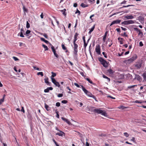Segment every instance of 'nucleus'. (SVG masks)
I'll return each instance as SVG.
<instances>
[{"label": "nucleus", "instance_id": "13d9d810", "mask_svg": "<svg viewBox=\"0 0 146 146\" xmlns=\"http://www.w3.org/2000/svg\"><path fill=\"white\" fill-rule=\"evenodd\" d=\"M20 31H21V32L20 33L22 32V33H24V29L23 28H21V29Z\"/></svg>", "mask_w": 146, "mask_h": 146}, {"label": "nucleus", "instance_id": "774afa93", "mask_svg": "<svg viewBox=\"0 0 146 146\" xmlns=\"http://www.w3.org/2000/svg\"><path fill=\"white\" fill-rule=\"evenodd\" d=\"M140 101H139L138 100H137L133 102L134 103H140Z\"/></svg>", "mask_w": 146, "mask_h": 146}, {"label": "nucleus", "instance_id": "c85d7f7f", "mask_svg": "<svg viewBox=\"0 0 146 146\" xmlns=\"http://www.w3.org/2000/svg\"><path fill=\"white\" fill-rule=\"evenodd\" d=\"M135 78H137L138 80H139L141 78L139 75L138 74H136L135 75Z\"/></svg>", "mask_w": 146, "mask_h": 146}, {"label": "nucleus", "instance_id": "72a5a7b5", "mask_svg": "<svg viewBox=\"0 0 146 146\" xmlns=\"http://www.w3.org/2000/svg\"><path fill=\"white\" fill-rule=\"evenodd\" d=\"M81 6L85 8L88 6V5L84 4V3H82L81 4Z\"/></svg>", "mask_w": 146, "mask_h": 146}, {"label": "nucleus", "instance_id": "e2e57ef3", "mask_svg": "<svg viewBox=\"0 0 146 146\" xmlns=\"http://www.w3.org/2000/svg\"><path fill=\"white\" fill-rule=\"evenodd\" d=\"M20 111L22 112H23V113H25V111L24 110V107H22V109Z\"/></svg>", "mask_w": 146, "mask_h": 146}, {"label": "nucleus", "instance_id": "37998d69", "mask_svg": "<svg viewBox=\"0 0 146 146\" xmlns=\"http://www.w3.org/2000/svg\"><path fill=\"white\" fill-rule=\"evenodd\" d=\"M33 68L35 70H41L40 69L36 67L35 66H33Z\"/></svg>", "mask_w": 146, "mask_h": 146}, {"label": "nucleus", "instance_id": "4c0bfd02", "mask_svg": "<svg viewBox=\"0 0 146 146\" xmlns=\"http://www.w3.org/2000/svg\"><path fill=\"white\" fill-rule=\"evenodd\" d=\"M30 27V25L28 21H27L26 27L27 29L29 28Z\"/></svg>", "mask_w": 146, "mask_h": 146}, {"label": "nucleus", "instance_id": "0eeeda50", "mask_svg": "<svg viewBox=\"0 0 146 146\" xmlns=\"http://www.w3.org/2000/svg\"><path fill=\"white\" fill-rule=\"evenodd\" d=\"M86 95H87L88 96L92 97L96 101H97L96 100V98L95 97V96L94 95H93L90 92H89L88 91L87 92V93L86 94Z\"/></svg>", "mask_w": 146, "mask_h": 146}, {"label": "nucleus", "instance_id": "a878e982", "mask_svg": "<svg viewBox=\"0 0 146 146\" xmlns=\"http://www.w3.org/2000/svg\"><path fill=\"white\" fill-rule=\"evenodd\" d=\"M31 32V31L30 30H27L26 32L25 33H24V35H26L27 36H28V35Z\"/></svg>", "mask_w": 146, "mask_h": 146}, {"label": "nucleus", "instance_id": "cd10ccee", "mask_svg": "<svg viewBox=\"0 0 146 146\" xmlns=\"http://www.w3.org/2000/svg\"><path fill=\"white\" fill-rule=\"evenodd\" d=\"M121 24L124 25H128V21H125L121 23Z\"/></svg>", "mask_w": 146, "mask_h": 146}, {"label": "nucleus", "instance_id": "e433bc0d", "mask_svg": "<svg viewBox=\"0 0 146 146\" xmlns=\"http://www.w3.org/2000/svg\"><path fill=\"white\" fill-rule=\"evenodd\" d=\"M37 74L38 75H40L41 76H43L44 75L42 72H39L37 73Z\"/></svg>", "mask_w": 146, "mask_h": 146}, {"label": "nucleus", "instance_id": "09e8293b", "mask_svg": "<svg viewBox=\"0 0 146 146\" xmlns=\"http://www.w3.org/2000/svg\"><path fill=\"white\" fill-rule=\"evenodd\" d=\"M61 102L62 103L65 104L67 103L68 101L66 100H63Z\"/></svg>", "mask_w": 146, "mask_h": 146}, {"label": "nucleus", "instance_id": "de8ad7c7", "mask_svg": "<svg viewBox=\"0 0 146 146\" xmlns=\"http://www.w3.org/2000/svg\"><path fill=\"white\" fill-rule=\"evenodd\" d=\"M124 135L126 137H128L129 136V134L127 132L124 133Z\"/></svg>", "mask_w": 146, "mask_h": 146}, {"label": "nucleus", "instance_id": "f8f14e48", "mask_svg": "<svg viewBox=\"0 0 146 146\" xmlns=\"http://www.w3.org/2000/svg\"><path fill=\"white\" fill-rule=\"evenodd\" d=\"M59 132H60V133L58 132L56 134V135H58L59 136H62L63 135H65V133H64V132L61 131H60Z\"/></svg>", "mask_w": 146, "mask_h": 146}, {"label": "nucleus", "instance_id": "4468645a", "mask_svg": "<svg viewBox=\"0 0 146 146\" xmlns=\"http://www.w3.org/2000/svg\"><path fill=\"white\" fill-rule=\"evenodd\" d=\"M53 88L52 87H48L46 89L44 90V92L45 93L48 92L49 90H53Z\"/></svg>", "mask_w": 146, "mask_h": 146}, {"label": "nucleus", "instance_id": "5fc2aeb1", "mask_svg": "<svg viewBox=\"0 0 146 146\" xmlns=\"http://www.w3.org/2000/svg\"><path fill=\"white\" fill-rule=\"evenodd\" d=\"M56 105L57 107H59L60 106V104L59 102H57L56 103Z\"/></svg>", "mask_w": 146, "mask_h": 146}, {"label": "nucleus", "instance_id": "473e14b6", "mask_svg": "<svg viewBox=\"0 0 146 146\" xmlns=\"http://www.w3.org/2000/svg\"><path fill=\"white\" fill-rule=\"evenodd\" d=\"M102 77L104 78L107 79L108 80L109 82H110V79L109 78H108V77L106 76L104 74L103 75Z\"/></svg>", "mask_w": 146, "mask_h": 146}, {"label": "nucleus", "instance_id": "f704fd0d", "mask_svg": "<svg viewBox=\"0 0 146 146\" xmlns=\"http://www.w3.org/2000/svg\"><path fill=\"white\" fill-rule=\"evenodd\" d=\"M137 85H132V86H128L127 88L129 89H131V88H134L135 86H137Z\"/></svg>", "mask_w": 146, "mask_h": 146}, {"label": "nucleus", "instance_id": "052dcab7", "mask_svg": "<svg viewBox=\"0 0 146 146\" xmlns=\"http://www.w3.org/2000/svg\"><path fill=\"white\" fill-rule=\"evenodd\" d=\"M20 33V36L21 37H24V36L23 35V33Z\"/></svg>", "mask_w": 146, "mask_h": 146}, {"label": "nucleus", "instance_id": "79ce46f5", "mask_svg": "<svg viewBox=\"0 0 146 146\" xmlns=\"http://www.w3.org/2000/svg\"><path fill=\"white\" fill-rule=\"evenodd\" d=\"M13 58L15 61H19V60L18 58L15 56H13Z\"/></svg>", "mask_w": 146, "mask_h": 146}, {"label": "nucleus", "instance_id": "6e6552de", "mask_svg": "<svg viewBox=\"0 0 146 146\" xmlns=\"http://www.w3.org/2000/svg\"><path fill=\"white\" fill-rule=\"evenodd\" d=\"M96 51L98 54H100V46L99 45H96Z\"/></svg>", "mask_w": 146, "mask_h": 146}, {"label": "nucleus", "instance_id": "6ab92c4d", "mask_svg": "<svg viewBox=\"0 0 146 146\" xmlns=\"http://www.w3.org/2000/svg\"><path fill=\"white\" fill-rule=\"evenodd\" d=\"M81 87H82V90L84 91V93L86 94L87 92L88 91V90H86L84 87V86L82 85H81Z\"/></svg>", "mask_w": 146, "mask_h": 146}, {"label": "nucleus", "instance_id": "4d7b16f0", "mask_svg": "<svg viewBox=\"0 0 146 146\" xmlns=\"http://www.w3.org/2000/svg\"><path fill=\"white\" fill-rule=\"evenodd\" d=\"M138 32H139V33H138L139 35H141L142 36L143 35V32H141L140 30Z\"/></svg>", "mask_w": 146, "mask_h": 146}, {"label": "nucleus", "instance_id": "bb28decb", "mask_svg": "<svg viewBox=\"0 0 146 146\" xmlns=\"http://www.w3.org/2000/svg\"><path fill=\"white\" fill-rule=\"evenodd\" d=\"M61 12L62 13V14L65 16H66V14L65 13L66 11V9H64L63 10H61Z\"/></svg>", "mask_w": 146, "mask_h": 146}, {"label": "nucleus", "instance_id": "0e129e2a", "mask_svg": "<svg viewBox=\"0 0 146 146\" xmlns=\"http://www.w3.org/2000/svg\"><path fill=\"white\" fill-rule=\"evenodd\" d=\"M139 46H142L143 45V44L141 41H140L139 43Z\"/></svg>", "mask_w": 146, "mask_h": 146}, {"label": "nucleus", "instance_id": "412c9836", "mask_svg": "<svg viewBox=\"0 0 146 146\" xmlns=\"http://www.w3.org/2000/svg\"><path fill=\"white\" fill-rule=\"evenodd\" d=\"M51 74H52L51 76V78L52 80V78H53L55 77L56 76V73L53 72H51Z\"/></svg>", "mask_w": 146, "mask_h": 146}, {"label": "nucleus", "instance_id": "603ef678", "mask_svg": "<svg viewBox=\"0 0 146 146\" xmlns=\"http://www.w3.org/2000/svg\"><path fill=\"white\" fill-rule=\"evenodd\" d=\"M84 42V47L86 48V46L87 45L88 43H86V42Z\"/></svg>", "mask_w": 146, "mask_h": 146}, {"label": "nucleus", "instance_id": "4be33fe9", "mask_svg": "<svg viewBox=\"0 0 146 146\" xmlns=\"http://www.w3.org/2000/svg\"><path fill=\"white\" fill-rule=\"evenodd\" d=\"M85 79L87 81H88V82L91 84L94 85V84L91 81V80L89 78H85Z\"/></svg>", "mask_w": 146, "mask_h": 146}, {"label": "nucleus", "instance_id": "20e7f679", "mask_svg": "<svg viewBox=\"0 0 146 146\" xmlns=\"http://www.w3.org/2000/svg\"><path fill=\"white\" fill-rule=\"evenodd\" d=\"M142 62L141 61H139L136 62L134 64L135 67H136L137 69L140 68L141 66Z\"/></svg>", "mask_w": 146, "mask_h": 146}, {"label": "nucleus", "instance_id": "a211bd4d", "mask_svg": "<svg viewBox=\"0 0 146 146\" xmlns=\"http://www.w3.org/2000/svg\"><path fill=\"white\" fill-rule=\"evenodd\" d=\"M40 39L41 41L44 42L46 44H48V43H49V42L48 40H46L44 38H40Z\"/></svg>", "mask_w": 146, "mask_h": 146}, {"label": "nucleus", "instance_id": "680f3d73", "mask_svg": "<svg viewBox=\"0 0 146 146\" xmlns=\"http://www.w3.org/2000/svg\"><path fill=\"white\" fill-rule=\"evenodd\" d=\"M131 140L133 141L134 142H135V139L134 137H133L131 139Z\"/></svg>", "mask_w": 146, "mask_h": 146}, {"label": "nucleus", "instance_id": "69168bd1", "mask_svg": "<svg viewBox=\"0 0 146 146\" xmlns=\"http://www.w3.org/2000/svg\"><path fill=\"white\" fill-rule=\"evenodd\" d=\"M121 35L123 36H125L126 37H127L128 35H126V33L124 32L123 35Z\"/></svg>", "mask_w": 146, "mask_h": 146}, {"label": "nucleus", "instance_id": "ea45409f", "mask_svg": "<svg viewBox=\"0 0 146 146\" xmlns=\"http://www.w3.org/2000/svg\"><path fill=\"white\" fill-rule=\"evenodd\" d=\"M62 48L63 49V50H66V47L65 46L64 44H62Z\"/></svg>", "mask_w": 146, "mask_h": 146}, {"label": "nucleus", "instance_id": "c03bdc74", "mask_svg": "<svg viewBox=\"0 0 146 146\" xmlns=\"http://www.w3.org/2000/svg\"><path fill=\"white\" fill-rule=\"evenodd\" d=\"M77 13H78V15H79L80 13V11L78 9H77L76 11L75 12V14H77Z\"/></svg>", "mask_w": 146, "mask_h": 146}, {"label": "nucleus", "instance_id": "ddd939ff", "mask_svg": "<svg viewBox=\"0 0 146 146\" xmlns=\"http://www.w3.org/2000/svg\"><path fill=\"white\" fill-rule=\"evenodd\" d=\"M134 17L132 15H128L125 16L124 17L125 19H132Z\"/></svg>", "mask_w": 146, "mask_h": 146}, {"label": "nucleus", "instance_id": "c756f323", "mask_svg": "<svg viewBox=\"0 0 146 146\" xmlns=\"http://www.w3.org/2000/svg\"><path fill=\"white\" fill-rule=\"evenodd\" d=\"M42 46L45 49V51H46V50H48V47L46 46V45H45L44 44H43L42 45Z\"/></svg>", "mask_w": 146, "mask_h": 146}, {"label": "nucleus", "instance_id": "338daca9", "mask_svg": "<svg viewBox=\"0 0 146 146\" xmlns=\"http://www.w3.org/2000/svg\"><path fill=\"white\" fill-rule=\"evenodd\" d=\"M107 97L108 98H111V99H115V98H114V97H112L111 96H110V95L108 96H107Z\"/></svg>", "mask_w": 146, "mask_h": 146}, {"label": "nucleus", "instance_id": "1a4fd4ad", "mask_svg": "<svg viewBox=\"0 0 146 146\" xmlns=\"http://www.w3.org/2000/svg\"><path fill=\"white\" fill-rule=\"evenodd\" d=\"M121 22V20H117L113 21L111 23L110 26H111L114 24H117Z\"/></svg>", "mask_w": 146, "mask_h": 146}, {"label": "nucleus", "instance_id": "5701e85b", "mask_svg": "<svg viewBox=\"0 0 146 146\" xmlns=\"http://www.w3.org/2000/svg\"><path fill=\"white\" fill-rule=\"evenodd\" d=\"M117 108L121 110H124L125 108H127L123 106H121L118 107Z\"/></svg>", "mask_w": 146, "mask_h": 146}, {"label": "nucleus", "instance_id": "aec40b11", "mask_svg": "<svg viewBox=\"0 0 146 146\" xmlns=\"http://www.w3.org/2000/svg\"><path fill=\"white\" fill-rule=\"evenodd\" d=\"M108 32L107 31L105 33V35H104V36H103V41H104V42L105 41V40L106 39V37L107 35V33H108Z\"/></svg>", "mask_w": 146, "mask_h": 146}, {"label": "nucleus", "instance_id": "49530a36", "mask_svg": "<svg viewBox=\"0 0 146 146\" xmlns=\"http://www.w3.org/2000/svg\"><path fill=\"white\" fill-rule=\"evenodd\" d=\"M102 53L105 58H107V54L106 53H105L104 52H103Z\"/></svg>", "mask_w": 146, "mask_h": 146}, {"label": "nucleus", "instance_id": "c9c22d12", "mask_svg": "<svg viewBox=\"0 0 146 146\" xmlns=\"http://www.w3.org/2000/svg\"><path fill=\"white\" fill-rule=\"evenodd\" d=\"M128 25L134 23V22L133 20H128Z\"/></svg>", "mask_w": 146, "mask_h": 146}, {"label": "nucleus", "instance_id": "864d4df0", "mask_svg": "<svg viewBox=\"0 0 146 146\" xmlns=\"http://www.w3.org/2000/svg\"><path fill=\"white\" fill-rule=\"evenodd\" d=\"M63 94H58V96H57L58 97H62L63 96Z\"/></svg>", "mask_w": 146, "mask_h": 146}, {"label": "nucleus", "instance_id": "2eb2a0df", "mask_svg": "<svg viewBox=\"0 0 146 146\" xmlns=\"http://www.w3.org/2000/svg\"><path fill=\"white\" fill-rule=\"evenodd\" d=\"M78 34L77 33H75V35L74 36V39L73 41V43H76V42L77 40V37L78 36Z\"/></svg>", "mask_w": 146, "mask_h": 146}, {"label": "nucleus", "instance_id": "f03ea898", "mask_svg": "<svg viewBox=\"0 0 146 146\" xmlns=\"http://www.w3.org/2000/svg\"><path fill=\"white\" fill-rule=\"evenodd\" d=\"M98 60L101 62V64L105 67L106 68L108 66L109 62H107L106 60L101 57L98 58Z\"/></svg>", "mask_w": 146, "mask_h": 146}, {"label": "nucleus", "instance_id": "2f4dec72", "mask_svg": "<svg viewBox=\"0 0 146 146\" xmlns=\"http://www.w3.org/2000/svg\"><path fill=\"white\" fill-rule=\"evenodd\" d=\"M144 80L146 81V73L144 72L142 75Z\"/></svg>", "mask_w": 146, "mask_h": 146}, {"label": "nucleus", "instance_id": "7ed1b4c3", "mask_svg": "<svg viewBox=\"0 0 146 146\" xmlns=\"http://www.w3.org/2000/svg\"><path fill=\"white\" fill-rule=\"evenodd\" d=\"M137 58V56L136 54H135L133 56L130 58L126 60L127 63L130 64L132 62L134 61Z\"/></svg>", "mask_w": 146, "mask_h": 146}, {"label": "nucleus", "instance_id": "dca6fc26", "mask_svg": "<svg viewBox=\"0 0 146 146\" xmlns=\"http://www.w3.org/2000/svg\"><path fill=\"white\" fill-rule=\"evenodd\" d=\"M100 114L105 117H106L108 116L107 113L105 110H102V111L101 112V113Z\"/></svg>", "mask_w": 146, "mask_h": 146}, {"label": "nucleus", "instance_id": "a19ab883", "mask_svg": "<svg viewBox=\"0 0 146 146\" xmlns=\"http://www.w3.org/2000/svg\"><path fill=\"white\" fill-rule=\"evenodd\" d=\"M131 6H133V5H127V6L123 5L122 7L120 8V9H121V8H123V7H129Z\"/></svg>", "mask_w": 146, "mask_h": 146}, {"label": "nucleus", "instance_id": "8fccbe9b", "mask_svg": "<svg viewBox=\"0 0 146 146\" xmlns=\"http://www.w3.org/2000/svg\"><path fill=\"white\" fill-rule=\"evenodd\" d=\"M65 122L69 125H70L71 124L70 122L67 119H66L65 121Z\"/></svg>", "mask_w": 146, "mask_h": 146}, {"label": "nucleus", "instance_id": "58836bf2", "mask_svg": "<svg viewBox=\"0 0 146 146\" xmlns=\"http://www.w3.org/2000/svg\"><path fill=\"white\" fill-rule=\"evenodd\" d=\"M107 71L110 74H112L113 73L112 70L111 69L108 70Z\"/></svg>", "mask_w": 146, "mask_h": 146}, {"label": "nucleus", "instance_id": "393cba45", "mask_svg": "<svg viewBox=\"0 0 146 146\" xmlns=\"http://www.w3.org/2000/svg\"><path fill=\"white\" fill-rule=\"evenodd\" d=\"M94 28H95V25H94L90 29V30L88 33L89 34H90L91 33V32H92L94 30Z\"/></svg>", "mask_w": 146, "mask_h": 146}, {"label": "nucleus", "instance_id": "3c124183", "mask_svg": "<svg viewBox=\"0 0 146 146\" xmlns=\"http://www.w3.org/2000/svg\"><path fill=\"white\" fill-rule=\"evenodd\" d=\"M43 36L46 38H48V36L47 35L46 33H44L43 35Z\"/></svg>", "mask_w": 146, "mask_h": 146}, {"label": "nucleus", "instance_id": "6e6d98bb", "mask_svg": "<svg viewBox=\"0 0 146 146\" xmlns=\"http://www.w3.org/2000/svg\"><path fill=\"white\" fill-rule=\"evenodd\" d=\"M4 102L3 98H2L0 100V105Z\"/></svg>", "mask_w": 146, "mask_h": 146}, {"label": "nucleus", "instance_id": "a18cd8bd", "mask_svg": "<svg viewBox=\"0 0 146 146\" xmlns=\"http://www.w3.org/2000/svg\"><path fill=\"white\" fill-rule=\"evenodd\" d=\"M53 141L54 142V143L56 145V146H59V145L56 142V141H55V140L54 139H53Z\"/></svg>", "mask_w": 146, "mask_h": 146}, {"label": "nucleus", "instance_id": "f3484780", "mask_svg": "<svg viewBox=\"0 0 146 146\" xmlns=\"http://www.w3.org/2000/svg\"><path fill=\"white\" fill-rule=\"evenodd\" d=\"M45 108L47 111H49L50 110V108L47 105L46 103L44 104Z\"/></svg>", "mask_w": 146, "mask_h": 146}, {"label": "nucleus", "instance_id": "9d476101", "mask_svg": "<svg viewBox=\"0 0 146 146\" xmlns=\"http://www.w3.org/2000/svg\"><path fill=\"white\" fill-rule=\"evenodd\" d=\"M92 111L98 114H100L102 111V110L100 109H94L92 110Z\"/></svg>", "mask_w": 146, "mask_h": 146}, {"label": "nucleus", "instance_id": "39448f33", "mask_svg": "<svg viewBox=\"0 0 146 146\" xmlns=\"http://www.w3.org/2000/svg\"><path fill=\"white\" fill-rule=\"evenodd\" d=\"M52 82L56 86L58 87H60V86L58 82L56 81L54 78H52Z\"/></svg>", "mask_w": 146, "mask_h": 146}, {"label": "nucleus", "instance_id": "b1692460", "mask_svg": "<svg viewBox=\"0 0 146 146\" xmlns=\"http://www.w3.org/2000/svg\"><path fill=\"white\" fill-rule=\"evenodd\" d=\"M53 52L54 55L57 58H58V54L56 53V51L54 49V50L52 51Z\"/></svg>", "mask_w": 146, "mask_h": 146}, {"label": "nucleus", "instance_id": "9b49d317", "mask_svg": "<svg viewBox=\"0 0 146 146\" xmlns=\"http://www.w3.org/2000/svg\"><path fill=\"white\" fill-rule=\"evenodd\" d=\"M48 78L46 77V78H44V82L47 85H49V86H51V83L50 82H49L48 81Z\"/></svg>", "mask_w": 146, "mask_h": 146}, {"label": "nucleus", "instance_id": "f257e3e1", "mask_svg": "<svg viewBox=\"0 0 146 146\" xmlns=\"http://www.w3.org/2000/svg\"><path fill=\"white\" fill-rule=\"evenodd\" d=\"M73 44L74 45V47H73L74 50V51H73V53L74 54V57L75 59L76 60H77V52L78 51V46L76 43Z\"/></svg>", "mask_w": 146, "mask_h": 146}, {"label": "nucleus", "instance_id": "423d86ee", "mask_svg": "<svg viewBox=\"0 0 146 146\" xmlns=\"http://www.w3.org/2000/svg\"><path fill=\"white\" fill-rule=\"evenodd\" d=\"M137 20H138L142 24L144 23V18L143 16L141 15L137 17Z\"/></svg>", "mask_w": 146, "mask_h": 146}, {"label": "nucleus", "instance_id": "7c9ffc66", "mask_svg": "<svg viewBox=\"0 0 146 146\" xmlns=\"http://www.w3.org/2000/svg\"><path fill=\"white\" fill-rule=\"evenodd\" d=\"M23 9L25 13V12H26L27 13L28 12V10L27 9H26L25 7V6L24 5H23Z\"/></svg>", "mask_w": 146, "mask_h": 146}, {"label": "nucleus", "instance_id": "bf43d9fd", "mask_svg": "<svg viewBox=\"0 0 146 146\" xmlns=\"http://www.w3.org/2000/svg\"><path fill=\"white\" fill-rule=\"evenodd\" d=\"M74 85L76 86L78 88H79L80 87V86L77 83H75L74 84Z\"/></svg>", "mask_w": 146, "mask_h": 146}]
</instances>
